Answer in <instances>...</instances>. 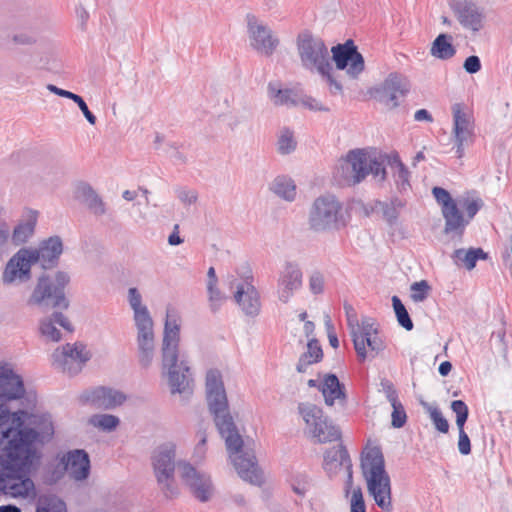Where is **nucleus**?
I'll use <instances>...</instances> for the list:
<instances>
[{"mask_svg": "<svg viewBox=\"0 0 512 512\" xmlns=\"http://www.w3.org/2000/svg\"><path fill=\"white\" fill-rule=\"evenodd\" d=\"M28 413L22 410L10 413L0 404V495L13 498L28 497L34 491V483L28 473L39 458L38 444L53 435L52 422L39 418L36 428L24 427Z\"/></svg>", "mask_w": 512, "mask_h": 512, "instance_id": "1", "label": "nucleus"}, {"mask_svg": "<svg viewBox=\"0 0 512 512\" xmlns=\"http://www.w3.org/2000/svg\"><path fill=\"white\" fill-rule=\"evenodd\" d=\"M206 398L220 435L225 439L229 457L239 477L253 485L263 482V475L252 451L243 450V440L229 412L226 390L220 371L206 374Z\"/></svg>", "mask_w": 512, "mask_h": 512, "instance_id": "2", "label": "nucleus"}, {"mask_svg": "<svg viewBox=\"0 0 512 512\" xmlns=\"http://www.w3.org/2000/svg\"><path fill=\"white\" fill-rule=\"evenodd\" d=\"M393 170L395 182L400 191L410 187L409 171L397 153L383 155L363 149L351 150L346 157L339 160L336 174L347 184H358L369 174L384 180L386 178L385 163Z\"/></svg>", "mask_w": 512, "mask_h": 512, "instance_id": "3", "label": "nucleus"}, {"mask_svg": "<svg viewBox=\"0 0 512 512\" xmlns=\"http://www.w3.org/2000/svg\"><path fill=\"white\" fill-rule=\"evenodd\" d=\"M180 325L167 314L161 347L163 375L167 378L171 394L192 393V374L188 362L179 360Z\"/></svg>", "mask_w": 512, "mask_h": 512, "instance_id": "4", "label": "nucleus"}, {"mask_svg": "<svg viewBox=\"0 0 512 512\" xmlns=\"http://www.w3.org/2000/svg\"><path fill=\"white\" fill-rule=\"evenodd\" d=\"M361 469L367 491L375 504L383 511L391 512L393 510L391 480L385 470L384 456L379 447L369 446L363 450Z\"/></svg>", "mask_w": 512, "mask_h": 512, "instance_id": "5", "label": "nucleus"}, {"mask_svg": "<svg viewBox=\"0 0 512 512\" xmlns=\"http://www.w3.org/2000/svg\"><path fill=\"white\" fill-rule=\"evenodd\" d=\"M127 301L133 311L138 362L142 368L147 369L151 366L155 356L154 322L136 287L128 289Z\"/></svg>", "mask_w": 512, "mask_h": 512, "instance_id": "6", "label": "nucleus"}, {"mask_svg": "<svg viewBox=\"0 0 512 512\" xmlns=\"http://www.w3.org/2000/svg\"><path fill=\"white\" fill-rule=\"evenodd\" d=\"M344 311L347 326L359 360L363 362L368 358H375L384 350L385 345L382 339L377 335L373 319L364 317L360 322L355 309L349 303H344Z\"/></svg>", "mask_w": 512, "mask_h": 512, "instance_id": "7", "label": "nucleus"}, {"mask_svg": "<svg viewBox=\"0 0 512 512\" xmlns=\"http://www.w3.org/2000/svg\"><path fill=\"white\" fill-rule=\"evenodd\" d=\"M345 225L342 204L335 196H320L313 201L308 213L310 230L326 233L340 230Z\"/></svg>", "mask_w": 512, "mask_h": 512, "instance_id": "8", "label": "nucleus"}, {"mask_svg": "<svg viewBox=\"0 0 512 512\" xmlns=\"http://www.w3.org/2000/svg\"><path fill=\"white\" fill-rule=\"evenodd\" d=\"M69 281V275L62 271L55 274L54 280L46 275L41 276L28 299V305L67 309L69 301L65 297L64 289Z\"/></svg>", "mask_w": 512, "mask_h": 512, "instance_id": "9", "label": "nucleus"}, {"mask_svg": "<svg viewBox=\"0 0 512 512\" xmlns=\"http://www.w3.org/2000/svg\"><path fill=\"white\" fill-rule=\"evenodd\" d=\"M176 448L174 442L167 441L157 446L151 455L154 475L161 491L167 498H172L178 493L174 477Z\"/></svg>", "mask_w": 512, "mask_h": 512, "instance_id": "10", "label": "nucleus"}, {"mask_svg": "<svg viewBox=\"0 0 512 512\" xmlns=\"http://www.w3.org/2000/svg\"><path fill=\"white\" fill-rule=\"evenodd\" d=\"M297 50L301 64L306 70L317 73L332 70L329 51L322 39L309 32H303L297 38Z\"/></svg>", "mask_w": 512, "mask_h": 512, "instance_id": "11", "label": "nucleus"}, {"mask_svg": "<svg viewBox=\"0 0 512 512\" xmlns=\"http://www.w3.org/2000/svg\"><path fill=\"white\" fill-rule=\"evenodd\" d=\"M91 358L87 347L80 342L67 343L55 349L51 355L52 366L64 373L75 375L82 370L83 365Z\"/></svg>", "mask_w": 512, "mask_h": 512, "instance_id": "12", "label": "nucleus"}, {"mask_svg": "<svg viewBox=\"0 0 512 512\" xmlns=\"http://www.w3.org/2000/svg\"><path fill=\"white\" fill-rule=\"evenodd\" d=\"M450 9L460 26L472 34L480 32L486 23L485 8L474 0H450Z\"/></svg>", "mask_w": 512, "mask_h": 512, "instance_id": "13", "label": "nucleus"}, {"mask_svg": "<svg viewBox=\"0 0 512 512\" xmlns=\"http://www.w3.org/2000/svg\"><path fill=\"white\" fill-rule=\"evenodd\" d=\"M29 254L28 248H21L7 261L1 275L5 286H19L31 280L34 263Z\"/></svg>", "mask_w": 512, "mask_h": 512, "instance_id": "14", "label": "nucleus"}, {"mask_svg": "<svg viewBox=\"0 0 512 512\" xmlns=\"http://www.w3.org/2000/svg\"><path fill=\"white\" fill-rule=\"evenodd\" d=\"M177 468L180 478L190 489L194 497L201 502L209 501L213 494V485L210 476L203 471L197 470L186 461H179Z\"/></svg>", "mask_w": 512, "mask_h": 512, "instance_id": "15", "label": "nucleus"}, {"mask_svg": "<svg viewBox=\"0 0 512 512\" xmlns=\"http://www.w3.org/2000/svg\"><path fill=\"white\" fill-rule=\"evenodd\" d=\"M452 112V138L456 148V155L458 158H462L465 149L474 142V122L472 116L468 112L463 111L459 104L453 106Z\"/></svg>", "mask_w": 512, "mask_h": 512, "instance_id": "16", "label": "nucleus"}, {"mask_svg": "<svg viewBox=\"0 0 512 512\" xmlns=\"http://www.w3.org/2000/svg\"><path fill=\"white\" fill-rule=\"evenodd\" d=\"M246 22L251 47L260 54L272 55L279 40L273 35L271 29L253 14L246 16Z\"/></svg>", "mask_w": 512, "mask_h": 512, "instance_id": "17", "label": "nucleus"}, {"mask_svg": "<svg viewBox=\"0 0 512 512\" xmlns=\"http://www.w3.org/2000/svg\"><path fill=\"white\" fill-rule=\"evenodd\" d=\"M331 52L337 69H346L350 77L356 78L364 70V58L352 40L332 47Z\"/></svg>", "mask_w": 512, "mask_h": 512, "instance_id": "18", "label": "nucleus"}, {"mask_svg": "<svg viewBox=\"0 0 512 512\" xmlns=\"http://www.w3.org/2000/svg\"><path fill=\"white\" fill-rule=\"evenodd\" d=\"M303 273L295 262H286L279 272L277 279L278 300L287 304L294 294L299 291L303 283Z\"/></svg>", "mask_w": 512, "mask_h": 512, "instance_id": "19", "label": "nucleus"}, {"mask_svg": "<svg viewBox=\"0 0 512 512\" xmlns=\"http://www.w3.org/2000/svg\"><path fill=\"white\" fill-rule=\"evenodd\" d=\"M125 400L126 396L122 392L102 386L86 390L80 395L81 403L101 410L115 409L122 405Z\"/></svg>", "mask_w": 512, "mask_h": 512, "instance_id": "20", "label": "nucleus"}, {"mask_svg": "<svg viewBox=\"0 0 512 512\" xmlns=\"http://www.w3.org/2000/svg\"><path fill=\"white\" fill-rule=\"evenodd\" d=\"M408 80L398 74H390L382 85L376 89L375 97L389 108L399 105L398 100L409 91Z\"/></svg>", "mask_w": 512, "mask_h": 512, "instance_id": "21", "label": "nucleus"}, {"mask_svg": "<svg viewBox=\"0 0 512 512\" xmlns=\"http://www.w3.org/2000/svg\"><path fill=\"white\" fill-rule=\"evenodd\" d=\"M298 413L305 423L304 432L310 436L317 443H325L328 439L327 435H331L329 432L325 434L323 430H319L317 425L323 423L325 425V414L319 406L310 402H301L298 404Z\"/></svg>", "mask_w": 512, "mask_h": 512, "instance_id": "22", "label": "nucleus"}, {"mask_svg": "<svg viewBox=\"0 0 512 512\" xmlns=\"http://www.w3.org/2000/svg\"><path fill=\"white\" fill-rule=\"evenodd\" d=\"M235 288L234 300L246 316L255 317L261 309L260 296L257 289L250 282H230V289Z\"/></svg>", "mask_w": 512, "mask_h": 512, "instance_id": "23", "label": "nucleus"}, {"mask_svg": "<svg viewBox=\"0 0 512 512\" xmlns=\"http://www.w3.org/2000/svg\"><path fill=\"white\" fill-rule=\"evenodd\" d=\"M32 262L40 263L42 268L54 267L63 252V244L58 236L50 237L40 243L38 248H28Z\"/></svg>", "mask_w": 512, "mask_h": 512, "instance_id": "24", "label": "nucleus"}, {"mask_svg": "<svg viewBox=\"0 0 512 512\" xmlns=\"http://www.w3.org/2000/svg\"><path fill=\"white\" fill-rule=\"evenodd\" d=\"M23 379L9 364H0V400H15L23 397Z\"/></svg>", "mask_w": 512, "mask_h": 512, "instance_id": "25", "label": "nucleus"}, {"mask_svg": "<svg viewBox=\"0 0 512 512\" xmlns=\"http://www.w3.org/2000/svg\"><path fill=\"white\" fill-rule=\"evenodd\" d=\"M65 470L76 481L85 480L90 473V459L84 450L69 451L63 458Z\"/></svg>", "mask_w": 512, "mask_h": 512, "instance_id": "26", "label": "nucleus"}, {"mask_svg": "<svg viewBox=\"0 0 512 512\" xmlns=\"http://www.w3.org/2000/svg\"><path fill=\"white\" fill-rule=\"evenodd\" d=\"M59 327L63 328L67 332L73 331V326L68 318L61 312H54L50 316L41 319L39 324V330L43 337L47 340L57 342L61 339L62 335Z\"/></svg>", "mask_w": 512, "mask_h": 512, "instance_id": "27", "label": "nucleus"}, {"mask_svg": "<svg viewBox=\"0 0 512 512\" xmlns=\"http://www.w3.org/2000/svg\"><path fill=\"white\" fill-rule=\"evenodd\" d=\"M319 390L321 391L327 406H333L335 403H338L341 406L345 405L347 400L345 386L340 383L335 374L325 375L319 385Z\"/></svg>", "mask_w": 512, "mask_h": 512, "instance_id": "28", "label": "nucleus"}, {"mask_svg": "<svg viewBox=\"0 0 512 512\" xmlns=\"http://www.w3.org/2000/svg\"><path fill=\"white\" fill-rule=\"evenodd\" d=\"M352 465L348 451L342 445L328 449L324 454L323 468L329 477L337 475L342 469Z\"/></svg>", "mask_w": 512, "mask_h": 512, "instance_id": "29", "label": "nucleus"}, {"mask_svg": "<svg viewBox=\"0 0 512 512\" xmlns=\"http://www.w3.org/2000/svg\"><path fill=\"white\" fill-rule=\"evenodd\" d=\"M75 198L84 203L96 216L106 213L105 203L92 186L86 182H80L76 185Z\"/></svg>", "mask_w": 512, "mask_h": 512, "instance_id": "30", "label": "nucleus"}, {"mask_svg": "<svg viewBox=\"0 0 512 512\" xmlns=\"http://www.w3.org/2000/svg\"><path fill=\"white\" fill-rule=\"evenodd\" d=\"M269 190L285 201L292 202L296 199V184L287 176L280 175L274 178L269 184Z\"/></svg>", "mask_w": 512, "mask_h": 512, "instance_id": "31", "label": "nucleus"}, {"mask_svg": "<svg viewBox=\"0 0 512 512\" xmlns=\"http://www.w3.org/2000/svg\"><path fill=\"white\" fill-rule=\"evenodd\" d=\"M442 215L445 219V233H462L468 225L469 220H466L457 204L449 205L442 209Z\"/></svg>", "mask_w": 512, "mask_h": 512, "instance_id": "32", "label": "nucleus"}, {"mask_svg": "<svg viewBox=\"0 0 512 512\" xmlns=\"http://www.w3.org/2000/svg\"><path fill=\"white\" fill-rule=\"evenodd\" d=\"M37 223V212L31 211L13 230L12 241L15 245L26 243L34 234Z\"/></svg>", "mask_w": 512, "mask_h": 512, "instance_id": "33", "label": "nucleus"}, {"mask_svg": "<svg viewBox=\"0 0 512 512\" xmlns=\"http://www.w3.org/2000/svg\"><path fill=\"white\" fill-rule=\"evenodd\" d=\"M323 357V351L316 339H310L307 343V350L304 352L296 365V370L299 373L306 372L307 368L319 361H321Z\"/></svg>", "mask_w": 512, "mask_h": 512, "instance_id": "34", "label": "nucleus"}, {"mask_svg": "<svg viewBox=\"0 0 512 512\" xmlns=\"http://www.w3.org/2000/svg\"><path fill=\"white\" fill-rule=\"evenodd\" d=\"M430 54L441 60L452 58L456 54V49L452 44V36L448 34H439L432 42Z\"/></svg>", "mask_w": 512, "mask_h": 512, "instance_id": "35", "label": "nucleus"}, {"mask_svg": "<svg viewBox=\"0 0 512 512\" xmlns=\"http://www.w3.org/2000/svg\"><path fill=\"white\" fill-rule=\"evenodd\" d=\"M452 258L456 265H462L468 270H472L479 259L486 258V254L481 248H471L469 250L460 248L454 251Z\"/></svg>", "mask_w": 512, "mask_h": 512, "instance_id": "36", "label": "nucleus"}, {"mask_svg": "<svg viewBox=\"0 0 512 512\" xmlns=\"http://www.w3.org/2000/svg\"><path fill=\"white\" fill-rule=\"evenodd\" d=\"M268 95L275 105L295 106L297 104L294 92L288 88H281L278 82L268 84Z\"/></svg>", "mask_w": 512, "mask_h": 512, "instance_id": "37", "label": "nucleus"}, {"mask_svg": "<svg viewBox=\"0 0 512 512\" xmlns=\"http://www.w3.org/2000/svg\"><path fill=\"white\" fill-rule=\"evenodd\" d=\"M88 424L99 431L110 433L117 429L120 419L111 414H94L89 417Z\"/></svg>", "mask_w": 512, "mask_h": 512, "instance_id": "38", "label": "nucleus"}, {"mask_svg": "<svg viewBox=\"0 0 512 512\" xmlns=\"http://www.w3.org/2000/svg\"><path fill=\"white\" fill-rule=\"evenodd\" d=\"M277 151L281 155H289L296 150L297 141L294 132L288 127H282L277 136Z\"/></svg>", "mask_w": 512, "mask_h": 512, "instance_id": "39", "label": "nucleus"}, {"mask_svg": "<svg viewBox=\"0 0 512 512\" xmlns=\"http://www.w3.org/2000/svg\"><path fill=\"white\" fill-rule=\"evenodd\" d=\"M421 406L429 414L435 428L439 432L447 433L449 431V423L447 419L442 415L441 410L436 405L421 401Z\"/></svg>", "mask_w": 512, "mask_h": 512, "instance_id": "40", "label": "nucleus"}, {"mask_svg": "<svg viewBox=\"0 0 512 512\" xmlns=\"http://www.w3.org/2000/svg\"><path fill=\"white\" fill-rule=\"evenodd\" d=\"M392 306L400 326L407 331H411L414 327L413 322L409 316V313L398 296L392 297Z\"/></svg>", "mask_w": 512, "mask_h": 512, "instance_id": "41", "label": "nucleus"}, {"mask_svg": "<svg viewBox=\"0 0 512 512\" xmlns=\"http://www.w3.org/2000/svg\"><path fill=\"white\" fill-rule=\"evenodd\" d=\"M36 512H67L66 504L56 496H44L39 499Z\"/></svg>", "mask_w": 512, "mask_h": 512, "instance_id": "42", "label": "nucleus"}, {"mask_svg": "<svg viewBox=\"0 0 512 512\" xmlns=\"http://www.w3.org/2000/svg\"><path fill=\"white\" fill-rule=\"evenodd\" d=\"M383 218L386 220L388 225L393 226L396 224L400 209L403 204L400 200L395 199L390 202L379 203Z\"/></svg>", "mask_w": 512, "mask_h": 512, "instance_id": "43", "label": "nucleus"}, {"mask_svg": "<svg viewBox=\"0 0 512 512\" xmlns=\"http://www.w3.org/2000/svg\"><path fill=\"white\" fill-rule=\"evenodd\" d=\"M451 409L456 414L457 428L464 427L469 415L468 406L462 400H454L451 403Z\"/></svg>", "mask_w": 512, "mask_h": 512, "instance_id": "44", "label": "nucleus"}, {"mask_svg": "<svg viewBox=\"0 0 512 512\" xmlns=\"http://www.w3.org/2000/svg\"><path fill=\"white\" fill-rule=\"evenodd\" d=\"M325 276L320 271H313L308 280L309 290L314 295H319L325 291Z\"/></svg>", "mask_w": 512, "mask_h": 512, "instance_id": "45", "label": "nucleus"}, {"mask_svg": "<svg viewBox=\"0 0 512 512\" xmlns=\"http://www.w3.org/2000/svg\"><path fill=\"white\" fill-rule=\"evenodd\" d=\"M209 305L213 312H216L223 302L225 301V295L217 288V284L207 285Z\"/></svg>", "mask_w": 512, "mask_h": 512, "instance_id": "46", "label": "nucleus"}, {"mask_svg": "<svg viewBox=\"0 0 512 512\" xmlns=\"http://www.w3.org/2000/svg\"><path fill=\"white\" fill-rule=\"evenodd\" d=\"M379 391L385 395L387 401L391 405H394V404L400 402L399 396H398V391L396 390L394 384L389 379H386V378L381 379Z\"/></svg>", "mask_w": 512, "mask_h": 512, "instance_id": "47", "label": "nucleus"}, {"mask_svg": "<svg viewBox=\"0 0 512 512\" xmlns=\"http://www.w3.org/2000/svg\"><path fill=\"white\" fill-rule=\"evenodd\" d=\"M392 406L391 424L394 428H401L406 424L407 414L401 402Z\"/></svg>", "mask_w": 512, "mask_h": 512, "instance_id": "48", "label": "nucleus"}, {"mask_svg": "<svg viewBox=\"0 0 512 512\" xmlns=\"http://www.w3.org/2000/svg\"><path fill=\"white\" fill-rule=\"evenodd\" d=\"M319 430H323L325 434L329 432L331 435H327L325 443L337 441L341 438V431L338 426H336L329 418L325 415V425L323 423H319L317 425Z\"/></svg>", "mask_w": 512, "mask_h": 512, "instance_id": "49", "label": "nucleus"}, {"mask_svg": "<svg viewBox=\"0 0 512 512\" xmlns=\"http://www.w3.org/2000/svg\"><path fill=\"white\" fill-rule=\"evenodd\" d=\"M350 512H366V505L361 487L357 486L350 497Z\"/></svg>", "mask_w": 512, "mask_h": 512, "instance_id": "50", "label": "nucleus"}, {"mask_svg": "<svg viewBox=\"0 0 512 512\" xmlns=\"http://www.w3.org/2000/svg\"><path fill=\"white\" fill-rule=\"evenodd\" d=\"M429 285L426 281L415 282L411 285V299L414 302H422L428 296Z\"/></svg>", "mask_w": 512, "mask_h": 512, "instance_id": "51", "label": "nucleus"}, {"mask_svg": "<svg viewBox=\"0 0 512 512\" xmlns=\"http://www.w3.org/2000/svg\"><path fill=\"white\" fill-rule=\"evenodd\" d=\"M177 198L184 204V205H191L194 204L198 199V194L193 189H188L185 187H179L175 190Z\"/></svg>", "mask_w": 512, "mask_h": 512, "instance_id": "52", "label": "nucleus"}, {"mask_svg": "<svg viewBox=\"0 0 512 512\" xmlns=\"http://www.w3.org/2000/svg\"><path fill=\"white\" fill-rule=\"evenodd\" d=\"M432 194L436 201L441 205L442 209L448 207L449 205L455 204V201L452 199L450 193L444 188L434 187L432 189Z\"/></svg>", "mask_w": 512, "mask_h": 512, "instance_id": "53", "label": "nucleus"}, {"mask_svg": "<svg viewBox=\"0 0 512 512\" xmlns=\"http://www.w3.org/2000/svg\"><path fill=\"white\" fill-rule=\"evenodd\" d=\"M301 104L311 110V111H322V112H328L329 108L325 106L322 102L319 100L311 97V96H304L300 100Z\"/></svg>", "mask_w": 512, "mask_h": 512, "instance_id": "54", "label": "nucleus"}, {"mask_svg": "<svg viewBox=\"0 0 512 512\" xmlns=\"http://www.w3.org/2000/svg\"><path fill=\"white\" fill-rule=\"evenodd\" d=\"M459 431V440H458V450L462 455H468L471 452V443L467 433L464 430V427L458 428Z\"/></svg>", "mask_w": 512, "mask_h": 512, "instance_id": "55", "label": "nucleus"}, {"mask_svg": "<svg viewBox=\"0 0 512 512\" xmlns=\"http://www.w3.org/2000/svg\"><path fill=\"white\" fill-rule=\"evenodd\" d=\"M482 206L483 201L481 199L465 200L463 207L468 216L467 220L473 219Z\"/></svg>", "mask_w": 512, "mask_h": 512, "instance_id": "56", "label": "nucleus"}, {"mask_svg": "<svg viewBox=\"0 0 512 512\" xmlns=\"http://www.w3.org/2000/svg\"><path fill=\"white\" fill-rule=\"evenodd\" d=\"M463 68L469 74H475L481 69V61L480 58L476 55H471L467 57L464 61Z\"/></svg>", "mask_w": 512, "mask_h": 512, "instance_id": "57", "label": "nucleus"}, {"mask_svg": "<svg viewBox=\"0 0 512 512\" xmlns=\"http://www.w3.org/2000/svg\"><path fill=\"white\" fill-rule=\"evenodd\" d=\"M79 109L82 111L84 117L86 118V120L91 124V125H94L96 123V117L95 115L89 110L86 102L83 100V98L79 95L76 96V98L74 99V101Z\"/></svg>", "mask_w": 512, "mask_h": 512, "instance_id": "58", "label": "nucleus"}, {"mask_svg": "<svg viewBox=\"0 0 512 512\" xmlns=\"http://www.w3.org/2000/svg\"><path fill=\"white\" fill-rule=\"evenodd\" d=\"M332 70H327V73H319L323 78L326 79L327 83L329 84L330 92L332 94H338L342 91V85L334 79V77L331 74Z\"/></svg>", "mask_w": 512, "mask_h": 512, "instance_id": "59", "label": "nucleus"}, {"mask_svg": "<svg viewBox=\"0 0 512 512\" xmlns=\"http://www.w3.org/2000/svg\"><path fill=\"white\" fill-rule=\"evenodd\" d=\"M206 441H207L206 434L204 432L200 433L199 441L194 450V456L199 460H202L205 456Z\"/></svg>", "mask_w": 512, "mask_h": 512, "instance_id": "60", "label": "nucleus"}, {"mask_svg": "<svg viewBox=\"0 0 512 512\" xmlns=\"http://www.w3.org/2000/svg\"><path fill=\"white\" fill-rule=\"evenodd\" d=\"M345 473H346V481L344 484V495H345V497L348 498V497H351L352 491L356 488V487H353L352 465L350 466V468H347L345 470Z\"/></svg>", "mask_w": 512, "mask_h": 512, "instance_id": "61", "label": "nucleus"}, {"mask_svg": "<svg viewBox=\"0 0 512 512\" xmlns=\"http://www.w3.org/2000/svg\"><path fill=\"white\" fill-rule=\"evenodd\" d=\"M47 89L50 92H52V93H54V94H56L58 96H61V97H64V98H68V99H70L72 101H74V99L77 96V94H75L73 92H70L68 90L61 89V88H59V87H57V86H55L53 84H48L47 85Z\"/></svg>", "mask_w": 512, "mask_h": 512, "instance_id": "62", "label": "nucleus"}, {"mask_svg": "<svg viewBox=\"0 0 512 512\" xmlns=\"http://www.w3.org/2000/svg\"><path fill=\"white\" fill-rule=\"evenodd\" d=\"M13 41L17 44L29 45L35 42V38L32 35L21 33L14 35Z\"/></svg>", "mask_w": 512, "mask_h": 512, "instance_id": "63", "label": "nucleus"}, {"mask_svg": "<svg viewBox=\"0 0 512 512\" xmlns=\"http://www.w3.org/2000/svg\"><path fill=\"white\" fill-rule=\"evenodd\" d=\"M414 119L416 121H427L432 122L433 117L426 109H419L414 114Z\"/></svg>", "mask_w": 512, "mask_h": 512, "instance_id": "64", "label": "nucleus"}]
</instances>
